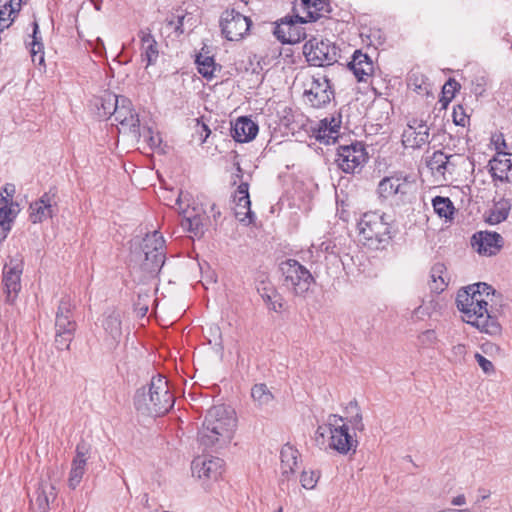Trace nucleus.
<instances>
[{
    "label": "nucleus",
    "instance_id": "nucleus-39",
    "mask_svg": "<svg viewBox=\"0 0 512 512\" xmlns=\"http://www.w3.org/2000/svg\"><path fill=\"white\" fill-rule=\"evenodd\" d=\"M38 30L39 26L36 21L33 22V35H32V42L30 43L31 46V57L33 62L38 61L39 64L44 62V56H43V44L40 41V38L38 37Z\"/></svg>",
    "mask_w": 512,
    "mask_h": 512
},
{
    "label": "nucleus",
    "instance_id": "nucleus-19",
    "mask_svg": "<svg viewBox=\"0 0 512 512\" xmlns=\"http://www.w3.org/2000/svg\"><path fill=\"white\" fill-rule=\"evenodd\" d=\"M429 142V127L422 120L413 119L402 134V143L407 148H420Z\"/></svg>",
    "mask_w": 512,
    "mask_h": 512
},
{
    "label": "nucleus",
    "instance_id": "nucleus-22",
    "mask_svg": "<svg viewBox=\"0 0 512 512\" xmlns=\"http://www.w3.org/2000/svg\"><path fill=\"white\" fill-rule=\"evenodd\" d=\"M341 127V117L331 116L322 119L317 129L315 130V137L321 143L326 145L330 143H334L336 139L339 137V130Z\"/></svg>",
    "mask_w": 512,
    "mask_h": 512
},
{
    "label": "nucleus",
    "instance_id": "nucleus-43",
    "mask_svg": "<svg viewBox=\"0 0 512 512\" xmlns=\"http://www.w3.org/2000/svg\"><path fill=\"white\" fill-rule=\"evenodd\" d=\"M349 409L351 411H354L355 414L349 417L348 423L352 426L353 431L362 432L364 430L363 417L357 403L351 402L349 405Z\"/></svg>",
    "mask_w": 512,
    "mask_h": 512
},
{
    "label": "nucleus",
    "instance_id": "nucleus-36",
    "mask_svg": "<svg viewBox=\"0 0 512 512\" xmlns=\"http://www.w3.org/2000/svg\"><path fill=\"white\" fill-rule=\"evenodd\" d=\"M198 72L207 80L213 79L216 75L215 72L220 70L213 59V57L199 54L195 60Z\"/></svg>",
    "mask_w": 512,
    "mask_h": 512
},
{
    "label": "nucleus",
    "instance_id": "nucleus-49",
    "mask_svg": "<svg viewBox=\"0 0 512 512\" xmlns=\"http://www.w3.org/2000/svg\"><path fill=\"white\" fill-rule=\"evenodd\" d=\"M481 350L484 354L490 356V357H495V356H498V355H501V348L492 343V342H485L481 345Z\"/></svg>",
    "mask_w": 512,
    "mask_h": 512
},
{
    "label": "nucleus",
    "instance_id": "nucleus-48",
    "mask_svg": "<svg viewBox=\"0 0 512 512\" xmlns=\"http://www.w3.org/2000/svg\"><path fill=\"white\" fill-rule=\"evenodd\" d=\"M453 121L456 125L464 127L468 122V117L464 112V108L462 106H457L453 110Z\"/></svg>",
    "mask_w": 512,
    "mask_h": 512
},
{
    "label": "nucleus",
    "instance_id": "nucleus-42",
    "mask_svg": "<svg viewBox=\"0 0 512 512\" xmlns=\"http://www.w3.org/2000/svg\"><path fill=\"white\" fill-rule=\"evenodd\" d=\"M320 479V472L317 470H303L300 475V483L304 489L312 490Z\"/></svg>",
    "mask_w": 512,
    "mask_h": 512
},
{
    "label": "nucleus",
    "instance_id": "nucleus-17",
    "mask_svg": "<svg viewBox=\"0 0 512 512\" xmlns=\"http://www.w3.org/2000/svg\"><path fill=\"white\" fill-rule=\"evenodd\" d=\"M307 21L308 20L300 16L285 17L277 25L274 33L283 43H298L306 36L299 24Z\"/></svg>",
    "mask_w": 512,
    "mask_h": 512
},
{
    "label": "nucleus",
    "instance_id": "nucleus-31",
    "mask_svg": "<svg viewBox=\"0 0 512 512\" xmlns=\"http://www.w3.org/2000/svg\"><path fill=\"white\" fill-rule=\"evenodd\" d=\"M511 210L509 199L500 198L494 201L492 207L485 214V221L490 225H496L505 221Z\"/></svg>",
    "mask_w": 512,
    "mask_h": 512
},
{
    "label": "nucleus",
    "instance_id": "nucleus-13",
    "mask_svg": "<svg viewBox=\"0 0 512 512\" xmlns=\"http://www.w3.org/2000/svg\"><path fill=\"white\" fill-rule=\"evenodd\" d=\"M220 25L227 40L239 41L249 31L251 20L235 10H227L222 14Z\"/></svg>",
    "mask_w": 512,
    "mask_h": 512
},
{
    "label": "nucleus",
    "instance_id": "nucleus-24",
    "mask_svg": "<svg viewBox=\"0 0 512 512\" xmlns=\"http://www.w3.org/2000/svg\"><path fill=\"white\" fill-rule=\"evenodd\" d=\"M235 215L238 220L245 224H250L253 222L254 214L250 209V198L248 193V184L241 183L238 186V189L235 193Z\"/></svg>",
    "mask_w": 512,
    "mask_h": 512
},
{
    "label": "nucleus",
    "instance_id": "nucleus-27",
    "mask_svg": "<svg viewBox=\"0 0 512 512\" xmlns=\"http://www.w3.org/2000/svg\"><path fill=\"white\" fill-rule=\"evenodd\" d=\"M299 452L290 444H285L280 451L281 481L290 480L298 466Z\"/></svg>",
    "mask_w": 512,
    "mask_h": 512
},
{
    "label": "nucleus",
    "instance_id": "nucleus-32",
    "mask_svg": "<svg viewBox=\"0 0 512 512\" xmlns=\"http://www.w3.org/2000/svg\"><path fill=\"white\" fill-rule=\"evenodd\" d=\"M251 398L261 410L269 409L274 403V395L264 383H258L251 388Z\"/></svg>",
    "mask_w": 512,
    "mask_h": 512
},
{
    "label": "nucleus",
    "instance_id": "nucleus-20",
    "mask_svg": "<svg viewBox=\"0 0 512 512\" xmlns=\"http://www.w3.org/2000/svg\"><path fill=\"white\" fill-rule=\"evenodd\" d=\"M56 205L55 193L49 191L44 193L38 200L32 202L29 206V218L32 223H42L48 218L53 217V207Z\"/></svg>",
    "mask_w": 512,
    "mask_h": 512
},
{
    "label": "nucleus",
    "instance_id": "nucleus-21",
    "mask_svg": "<svg viewBox=\"0 0 512 512\" xmlns=\"http://www.w3.org/2000/svg\"><path fill=\"white\" fill-rule=\"evenodd\" d=\"M462 159L460 155H447L442 151H436L428 161V167L433 174L445 179L446 173L452 174L457 160Z\"/></svg>",
    "mask_w": 512,
    "mask_h": 512
},
{
    "label": "nucleus",
    "instance_id": "nucleus-46",
    "mask_svg": "<svg viewBox=\"0 0 512 512\" xmlns=\"http://www.w3.org/2000/svg\"><path fill=\"white\" fill-rule=\"evenodd\" d=\"M468 349L465 344H456L452 347V357L455 362H464Z\"/></svg>",
    "mask_w": 512,
    "mask_h": 512
},
{
    "label": "nucleus",
    "instance_id": "nucleus-54",
    "mask_svg": "<svg viewBox=\"0 0 512 512\" xmlns=\"http://www.w3.org/2000/svg\"><path fill=\"white\" fill-rule=\"evenodd\" d=\"M451 504L454 506H462L466 504V498L464 495H458L451 500Z\"/></svg>",
    "mask_w": 512,
    "mask_h": 512
},
{
    "label": "nucleus",
    "instance_id": "nucleus-34",
    "mask_svg": "<svg viewBox=\"0 0 512 512\" xmlns=\"http://www.w3.org/2000/svg\"><path fill=\"white\" fill-rule=\"evenodd\" d=\"M103 328L108 337H110V345L115 346L122 334L120 315L116 312L108 314L103 321Z\"/></svg>",
    "mask_w": 512,
    "mask_h": 512
},
{
    "label": "nucleus",
    "instance_id": "nucleus-29",
    "mask_svg": "<svg viewBox=\"0 0 512 512\" xmlns=\"http://www.w3.org/2000/svg\"><path fill=\"white\" fill-rule=\"evenodd\" d=\"M22 270L18 265L5 266L3 271V284L7 301L12 303L20 290V277Z\"/></svg>",
    "mask_w": 512,
    "mask_h": 512
},
{
    "label": "nucleus",
    "instance_id": "nucleus-1",
    "mask_svg": "<svg viewBox=\"0 0 512 512\" xmlns=\"http://www.w3.org/2000/svg\"><path fill=\"white\" fill-rule=\"evenodd\" d=\"M495 290L486 283H476L458 291L456 304L462 313V319L480 332L491 336L501 333V325L491 315L489 303Z\"/></svg>",
    "mask_w": 512,
    "mask_h": 512
},
{
    "label": "nucleus",
    "instance_id": "nucleus-52",
    "mask_svg": "<svg viewBox=\"0 0 512 512\" xmlns=\"http://www.w3.org/2000/svg\"><path fill=\"white\" fill-rule=\"evenodd\" d=\"M14 193H15V186L13 184H6L2 188V192L0 193V195L2 194L5 198H7L9 200V202H12L11 199H12Z\"/></svg>",
    "mask_w": 512,
    "mask_h": 512
},
{
    "label": "nucleus",
    "instance_id": "nucleus-5",
    "mask_svg": "<svg viewBox=\"0 0 512 512\" xmlns=\"http://www.w3.org/2000/svg\"><path fill=\"white\" fill-rule=\"evenodd\" d=\"M359 242L369 249L384 248L391 239L390 224L378 212L364 213L357 223Z\"/></svg>",
    "mask_w": 512,
    "mask_h": 512
},
{
    "label": "nucleus",
    "instance_id": "nucleus-40",
    "mask_svg": "<svg viewBox=\"0 0 512 512\" xmlns=\"http://www.w3.org/2000/svg\"><path fill=\"white\" fill-rule=\"evenodd\" d=\"M305 9L308 10L309 21H315L321 16V12L327 11L326 0H301Z\"/></svg>",
    "mask_w": 512,
    "mask_h": 512
},
{
    "label": "nucleus",
    "instance_id": "nucleus-47",
    "mask_svg": "<svg viewBox=\"0 0 512 512\" xmlns=\"http://www.w3.org/2000/svg\"><path fill=\"white\" fill-rule=\"evenodd\" d=\"M143 136L151 148L160 146L162 139L158 133H153L150 128L144 130Z\"/></svg>",
    "mask_w": 512,
    "mask_h": 512
},
{
    "label": "nucleus",
    "instance_id": "nucleus-41",
    "mask_svg": "<svg viewBox=\"0 0 512 512\" xmlns=\"http://www.w3.org/2000/svg\"><path fill=\"white\" fill-rule=\"evenodd\" d=\"M445 266L441 263L435 264L431 269V278L434 283V290L442 291L444 287L447 285L443 274L445 273Z\"/></svg>",
    "mask_w": 512,
    "mask_h": 512
},
{
    "label": "nucleus",
    "instance_id": "nucleus-58",
    "mask_svg": "<svg viewBox=\"0 0 512 512\" xmlns=\"http://www.w3.org/2000/svg\"><path fill=\"white\" fill-rule=\"evenodd\" d=\"M183 20H184V17L181 16L178 18V24L177 26L175 27L176 31H179L180 33H182L183 31L181 30V26L183 25Z\"/></svg>",
    "mask_w": 512,
    "mask_h": 512
},
{
    "label": "nucleus",
    "instance_id": "nucleus-60",
    "mask_svg": "<svg viewBox=\"0 0 512 512\" xmlns=\"http://www.w3.org/2000/svg\"><path fill=\"white\" fill-rule=\"evenodd\" d=\"M211 330H214L215 332H218L219 328L217 326H215V327H211Z\"/></svg>",
    "mask_w": 512,
    "mask_h": 512
},
{
    "label": "nucleus",
    "instance_id": "nucleus-16",
    "mask_svg": "<svg viewBox=\"0 0 512 512\" xmlns=\"http://www.w3.org/2000/svg\"><path fill=\"white\" fill-rule=\"evenodd\" d=\"M192 475L203 481L217 480L224 471V461L217 457H196L191 464Z\"/></svg>",
    "mask_w": 512,
    "mask_h": 512
},
{
    "label": "nucleus",
    "instance_id": "nucleus-35",
    "mask_svg": "<svg viewBox=\"0 0 512 512\" xmlns=\"http://www.w3.org/2000/svg\"><path fill=\"white\" fill-rule=\"evenodd\" d=\"M18 205L13 202H9L2 194L0 197V226L11 228V224L15 219L18 210Z\"/></svg>",
    "mask_w": 512,
    "mask_h": 512
},
{
    "label": "nucleus",
    "instance_id": "nucleus-45",
    "mask_svg": "<svg viewBox=\"0 0 512 512\" xmlns=\"http://www.w3.org/2000/svg\"><path fill=\"white\" fill-rule=\"evenodd\" d=\"M475 357V360L477 361L478 365L480 366V368L482 369V371L485 373V374H493L495 372V368H494V365L492 364V362L488 359H486L482 354L480 353H475L474 355Z\"/></svg>",
    "mask_w": 512,
    "mask_h": 512
},
{
    "label": "nucleus",
    "instance_id": "nucleus-8",
    "mask_svg": "<svg viewBox=\"0 0 512 512\" xmlns=\"http://www.w3.org/2000/svg\"><path fill=\"white\" fill-rule=\"evenodd\" d=\"M303 97L314 108L325 106L331 101L333 91L326 74L307 75L303 81Z\"/></svg>",
    "mask_w": 512,
    "mask_h": 512
},
{
    "label": "nucleus",
    "instance_id": "nucleus-23",
    "mask_svg": "<svg viewBox=\"0 0 512 512\" xmlns=\"http://www.w3.org/2000/svg\"><path fill=\"white\" fill-rule=\"evenodd\" d=\"M348 66L360 82H366L374 72L373 61L367 54L362 53L360 50L354 52Z\"/></svg>",
    "mask_w": 512,
    "mask_h": 512
},
{
    "label": "nucleus",
    "instance_id": "nucleus-37",
    "mask_svg": "<svg viewBox=\"0 0 512 512\" xmlns=\"http://www.w3.org/2000/svg\"><path fill=\"white\" fill-rule=\"evenodd\" d=\"M181 226L195 236H200L203 233V218L199 214L185 215L181 221Z\"/></svg>",
    "mask_w": 512,
    "mask_h": 512
},
{
    "label": "nucleus",
    "instance_id": "nucleus-30",
    "mask_svg": "<svg viewBox=\"0 0 512 512\" xmlns=\"http://www.w3.org/2000/svg\"><path fill=\"white\" fill-rule=\"evenodd\" d=\"M123 96H117L110 91H104L100 96L94 98L93 104L97 114L101 118H108L113 115L116 107Z\"/></svg>",
    "mask_w": 512,
    "mask_h": 512
},
{
    "label": "nucleus",
    "instance_id": "nucleus-51",
    "mask_svg": "<svg viewBox=\"0 0 512 512\" xmlns=\"http://www.w3.org/2000/svg\"><path fill=\"white\" fill-rule=\"evenodd\" d=\"M460 88L459 83L454 79H449L448 82L443 87L444 94L451 93V97L454 96V92Z\"/></svg>",
    "mask_w": 512,
    "mask_h": 512
},
{
    "label": "nucleus",
    "instance_id": "nucleus-9",
    "mask_svg": "<svg viewBox=\"0 0 512 512\" xmlns=\"http://www.w3.org/2000/svg\"><path fill=\"white\" fill-rule=\"evenodd\" d=\"M281 270L285 287L296 296H304L313 282L309 270L293 259L283 262Z\"/></svg>",
    "mask_w": 512,
    "mask_h": 512
},
{
    "label": "nucleus",
    "instance_id": "nucleus-61",
    "mask_svg": "<svg viewBox=\"0 0 512 512\" xmlns=\"http://www.w3.org/2000/svg\"><path fill=\"white\" fill-rule=\"evenodd\" d=\"M147 311H148V308H147V307H146V308H144V312H143V314H145Z\"/></svg>",
    "mask_w": 512,
    "mask_h": 512
},
{
    "label": "nucleus",
    "instance_id": "nucleus-10",
    "mask_svg": "<svg viewBox=\"0 0 512 512\" xmlns=\"http://www.w3.org/2000/svg\"><path fill=\"white\" fill-rule=\"evenodd\" d=\"M307 61L317 67L334 65L338 60V49L329 40L313 38L303 47Z\"/></svg>",
    "mask_w": 512,
    "mask_h": 512
},
{
    "label": "nucleus",
    "instance_id": "nucleus-11",
    "mask_svg": "<svg viewBox=\"0 0 512 512\" xmlns=\"http://www.w3.org/2000/svg\"><path fill=\"white\" fill-rule=\"evenodd\" d=\"M164 243L162 235L157 231L147 234L143 239L142 251L145 256L143 269L145 271L149 273L160 271L165 263Z\"/></svg>",
    "mask_w": 512,
    "mask_h": 512
},
{
    "label": "nucleus",
    "instance_id": "nucleus-26",
    "mask_svg": "<svg viewBox=\"0 0 512 512\" xmlns=\"http://www.w3.org/2000/svg\"><path fill=\"white\" fill-rule=\"evenodd\" d=\"M87 464V449L85 445L79 444L76 447V456L74 457L69 473L68 486L75 489L81 482L85 473Z\"/></svg>",
    "mask_w": 512,
    "mask_h": 512
},
{
    "label": "nucleus",
    "instance_id": "nucleus-56",
    "mask_svg": "<svg viewBox=\"0 0 512 512\" xmlns=\"http://www.w3.org/2000/svg\"><path fill=\"white\" fill-rule=\"evenodd\" d=\"M11 228L0 226V242L5 240Z\"/></svg>",
    "mask_w": 512,
    "mask_h": 512
},
{
    "label": "nucleus",
    "instance_id": "nucleus-25",
    "mask_svg": "<svg viewBox=\"0 0 512 512\" xmlns=\"http://www.w3.org/2000/svg\"><path fill=\"white\" fill-rule=\"evenodd\" d=\"M490 171L494 179L512 183V154L497 153L490 161Z\"/></svg>",
    "mask_w": 512,
    "mask_h": 512
},
{
    "label": "nucleus",
    "instance_id": "nucleus-50",
    "mask_svg": "<svg viewBox=\"0 0 512 512\" xmlns=\"http://www.w3.org/2000/svg\"><path fill=\"white\" fill-rule=\"evenodd\" d=\"M13 19L9 16V10L7 6H4L3 9H0V29L3 30L10 26Z\"/></svg>",
    "mask_w": 512,
    "mask_h": 512
},
{
    "label": "nucleus",
    "instance_id": "nucleus-28",
    "mask_svg": "<svg viewBox=\"0 0 512 512\" xmlns=\"http://www.w3.org/2000/svg\"><path fill=\"white\" fill-rule=\"evenodd\" d=\"M258 130V125L253 120L240 117L232 126V137L240 143L249 142L256 137Z\"/></svg>",
    "mask_w": 512,
    "mask_h": 512
},
{
    "label": "nucleus",
    "instance_id": "nucleus-44",
    "mask_svg": "<svg viewBox=\"0 0 512 512\" xmlns=\"http://www.w3.org/2000/svg\"><path fill=\"white\" fill-rule=\"evenodd\" d=\"M419 343L423 347H432L437 342V335L434 330H426L418 336Z\"/></svg>",
    "mask_w": 512,
    "mask_h": 512
},
{
    "label": "nucleus",
    "instance_id": "nucleus-38",
    "mask_svg": "<svg viewBox=\"0 0 512 512\" xmlns=\"http://www.w3.org/2000/svg\"><path fill=\"white\" fill-rule=\"evenodd\" d=\"M435 213L443 218H450L453 215L454 206L447 197L437 196L432 200Z\"/></svg>",
    "mask_w": 512,
    "mask_h": 512
},
{
    "label": "nucleus",
    "instance_id": "nucleus-18",
    "mask_svg": "<svg viewBox=\"0 0 512 512\" xmlns=\"http://www.w3.org/2000/svg\"><path fill=\"white\" fill-rule=\"evenodd\" d=\"M503 239L496 232L480 231L471 238L473 249L480 255L492 256L499 252Z\"/></svg>",
    "mask_w": 512,
    "mask_h": 512
},
{
    "label": "nucleus",
    "instance_id": "nucleus-7",
    "mask_svg": "<svg viewBox=\"0 0 512 512\" xmlns=\"http://www.w3.org/2000/svg\"><path fill=\"white\" fill-rule=\"evenodd\" d=\"M368 159L366 147L359 141L340 145L336 149L335 163L342 172L347 174L360 173Z\"/></svg>",
    "mask_w": 512,
    "mask_h": 512
},
{
    "label": "nucleus",
    "instance_id": "nucleus-55",
    "mask_svg": "<svg viewBox=\"0 0 512 512\" xmlns=\"http://www.w3.org/2000/svg\"><path fill=\"white\" fill-rule=\"evenodd\" d=\"M262 297H263L267 302H271L273 310L278 311L279 309H281V308H282V304H281L280 302L278 303L277 301H272V296H271V295H266V296H265V295H262Z\"/></svg>",
    "mask_w": 512,
    "mask_h": 512
},
{
    "label": "nucleus",
    "instance_id": "nucleus-12",
    "mask_svg": "<svg viewBox=\"0 0 512 512\" xmlns=\"http://www.w3.org/2000/svg\"><path fill=\"white\" fill-rule=\"evenodd\" d=\"M70 312L71 305L69 301H61L55 322V342L59 349H68L73 339L75 331V322L71 320Z\"/></svg>",
    "mask_w": 512,
    "mask_h": 512
},
{
    "label": "nucleus",
    "instance_id": "nucleus-15",
    "mask_svg": "<svg viewBox=\"0 0 512 512\" xmlns=\"http://www.w3.org/2000/svg\"><path fill=\"white\" fill-rule=\"evenodd\" d=\"M113 115L115 120L120 124L122 130L130 132L135 138L141 136L139 116L135 112L132 102L128 98L124 96L120 98Z\"/></svg>",
    "mask_w": 512,
    "mask_h": 512
},
{
    "label": "nucleus",
    "instance_id": "nucleus-6",
    "mask_svg": "<svg viewBox=\"0 0 512 512\" xmlns=\"http://www.w3.org/2000/svg\"><path fill=\"white\" fill-rule=\"evenodd\" d=\"M413 182L404 172H395L384 177L378 184L377 194L382 200L391 204L400 205L406 201L410 194Z\"/></svg>",
    "mask_w": 512,
    "mask_h": 512
},
{
    "label": "nucleus",
    "instance_id": "nucleus-3",
    "mask_svg": "<svg viewBox=\"0 0 512 512\" xmlns=\"http://www.w3.org/2000/svg\"><path fill=\"white\" fill-rule=\"evenodd\" d=\"M174 405L168 381L162 375L152 377L147 386L136 391L134 406L142 415L162 416Z\"/></svg>",
    "mask_w": 512,
    "mask_h": 512
},
{
    "label": "nucleus",
    "instance_id": "nucleus-57",
    "mask_svg": "<svg viewBox=\"0 0 512 512\" xmlns=\"http://www.w3.org/2000/svg\"><path fill=\"white\" fill-rule=\"evenodd\" d=\"M474 93L477 94V95H481L483 92H484V88H483V84L482 83H478L475 88H474Z\"/></svg>",
    "mask_w": 512,
    "mask_h": 512
},
{
    "label": "nucleus",
    "instance_id": "nucleus-33",
    "mask_svg": "<svg viewBox=\"0 0 512 512\" xmlns=\"http://www.w3.org/2000/svg\"><path fill=\"white\" fill-rule=\"evenodd\" d=\"M141 43V57L147 62L146 66L148 67L149 65L154 64L159 56L157 42L150 33L142 32Z\"/></svg>",
    "mask_w": 512,
    "mask_h": 512
},
{
    "label": "nucleus",
    "instance_id": "nucleus-59",
    "mask_svg": "<svg viewBox=\"0 0 512 512\" xmlns=\"http://www.w3.org/2000/svg\"><path fill=\"white\" fill-rule=\"evenodd\" d=\"M203 128H204V130L206 131V137H205V138H207V137H208V135H209V133H210V131L208 130V128H207V126H206V125H203Z\"/></svg>",
    "mask_w": 512,
    "mask_h": 512
},
{
    "label": "nucleus",
    "instance_id": "nucleus-2",
    "mask_svg": "<svg viewBox=\"0 0 512 512\" xmlns=\"http://www.w3.org/2000/svg\"><path fill=\"white\" fill-rule=\"evenodd\" d=\"M237 429V417L234 409L220 404L211 407L198 431V441L206 448L222 449L227 447Z\"/></svg>",
    "mask_w": 512,
    "mask_h": 512
},
{
    "label": "nucleus",
    "instance_id": "nucleus-14",
    "mask_svg": "<svg viewBox=\"0 0 512 512\" xmlns=\"http://www.w3.org/2000/svg\"><path fill=\"white\" fill-rule=\"evenodd\" d=\"M59 479L60 477L53 469H48L46 474L40 478L33 500L39 512H47L50 503L55 501L57 497L56 483Z\"/></svg>",
    "mask_w": 512,
    "mask_h": 512
},
{
    "label": "nucleus",
    "instance_id": "nucleus-53",
    "mask_svg": "<svg viewBox=\"0 0 512 512\" xmlns=\"http://www.w3.org/2000/svg\"><path fill=\"white\" fill-rule=\"evenodd\" d=\"M20 4H21V0H10L9 7H8L9 16H11L13 13H15L16 11L19 10Z\"/></svg>",
    "mask_w": 512,
    "mask_h": 512
},
{
    "label": "nucleus",
    "instance_id": "nucleus-4",
    "mask_svg": "<svg viewBox=\"0 0 512 512\" xmlns=\"http://www.w3.org/2000/svg\"><path fill=\"white\" fill-rule=\"evenodd\" d=\"M328 437V447L340 454L346 455L350 451L355 452L358 440L349 433L348 426L341 416L331 414L327 423L318 426L315 432V441L319 446H325Z\"/></svg>",
    "mask_w": 512,
    "mask_h": 512
}]
</instances>
